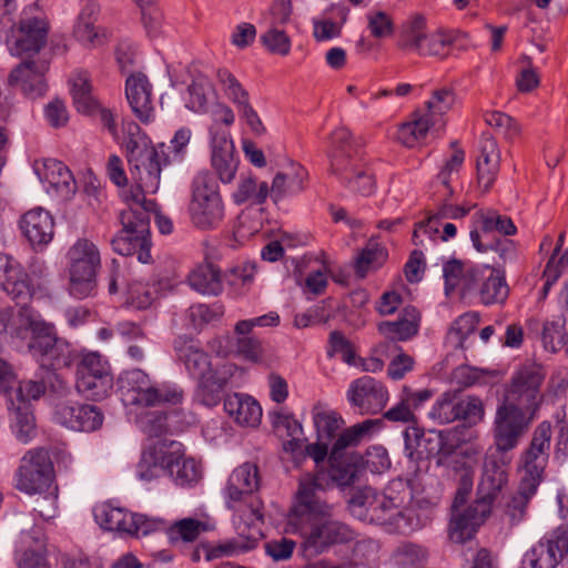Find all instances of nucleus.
<instances>
[{
	"mask_svg": "<svg viewBox=\"0 0 568 568\" xmlns=\"http://www.w3.org/2000/svg\"><path fill=\"white\" fill-rule=\"evenodd\" d=\"M126 159L135 187L123 190L121 196L128 210L121 212L122 230L112 239L113 251L120 255H136L141 263L151 261L150 212L155 202L145 193H155L160 186L162 165L166 160L150 145L134 123L124 125Z\"/></svg>",
	"mask_w": 568,
	"mask_h": 568,
	"instance_id": "f257e3e1",
	"label": "nucleus"
},
{
	"mask_svg": "<svg viewBox=\"0 0 568 568\" xmlns=\"http://www.w3.org/2000/svg\"><path fill=\"white\" fill-rule=\"evenodd\" d=\"M324 476L305 475L300 480L296 504L290 515L288 524L292 531L298 532L303 538V547L312 554H321L334 544L346 542L353 538V531L348 526L336 520H324L331 516L332 507L318 496L323 489Z\"/></svg>",
	"mask_w": 568,
	"mask_h": 568,
	"instance_id": "f03ea898",
	"label": "nucleus"
},
{
	"mask_svg": "<svg viewBox=\"0 0 568 568\" xmlns=\"http://www.w3.org/2000/svg\"><path fill=\"white\" fill-rule=\"evenodd\" d=\"M163 474H168L179 486H191L201 479L202 469L195 459L184 457L181 443L152 440L142 452L136 476L141 480L151 481Z\"/></svg>",
	"mask_w": 568,
	"mask_h": 568,
	"instance_id": "7ed1b4c3",
	"label": "nucleus"
},
{
	"mask_svg": "<svg viewBox=\"0 0 568 568\" xmlns=\"http://www.w3.org/2000/svg\"><path fill=\"white\" fill-rule=\"evenodd\" d=\"M174 349L190 375L197 379V400L209 407L215 406L237 367L232 363L213 366L210 356L191 338L179 337L174 342Z\"/></svg>",
	"mask_w": 568,
	"mask_h": 568,
	"instance_id": "20e7f679",
	"label": "nucleus"
},
{
	"mask_svg": "<svg viewBox=\"0 0 568 568\" xmlns=\"http://www.w3.org/2000/svg\"><path fill=\"white\" fill-rule=\"evenodd\" d=\"M0 335L9 336L17 348L26 346L38 359H44L58 339L54 326L24 306L17 313L10 308L0 310Z\"/></svg>",
	"mask_w": 568,
	"mask_h": 568,
	"instance_id": "39448f33",
	"label": "nucleus"
},
{
	"mask_svg": "<svg viewBox=\"0 0 568 568\" xmlns=\"http://www.w3.org/2000/svg\"><path fill=\"white\" fill-rule=\"evenodd\" d=\"M260 498L246 499L232 508L235 511L233 525L237 536L205 547L207 560L233 557L254 549L262 539L264 515Z\"/></svg>",
	"mask_w": 568,
	"mask_h": 568,
	"instance_id": "423d86ee",
	"label": "nucleus"
},
{
	"mask_svg": "<svg viewBox=\"0 0 568 568\" xmlns=\"http://www.w3.org/2000/svg\"><path fill=\"white\" fill-rule=\"evenodd\" d=\"M119 388L124 404L140 407L178 405L184 397L183 389L178 385L154 382L139 368L122 373Z\"/></svg>",
	"mask_w": 568,
	"mask_h": 568,
	"instance_id": "0eeeda50",
	"label": "nucleus"
},
{
	"mask_svg": "<svg viewBox=\"0 0 568 568\" xmlns=\"http://www.w3.org/2000/svg\"><path fill=\"white\" fill-rule=\"evenodd\" d=\"M70 285L69 292L82 300L95 291L97 270L101 265L97 245L88 239H79L68 252Z\"/></svg>",
	"mask_w": 568,
	"mask_h": 568,
	"instance_id": "6e6552de",
	"label": "nucleus"
},
{
	"mask_svg": "<svg viewBox=\"0 0 568 568\" xmlns=\"http://www.w3.org/2000/svg\"><path fill=\"white\" fill-rule=\"evenodd\" d=\"M192 223L202 230L217 226L224 216V205L215 178L209 172H200L193 180L190 203Z\"/></svg>",
	"mask_w": 568,
	"mask_h": 568,
	"instance_id": "1a4fd4ad",
	"label": "nucleus"
},
{
	"mask_svg": "<svg viewBox=\"0 0 568 568\" xmlns=\"http://www.w3.org/2000/svg\"><path fill=\"white\" fill-rule=\"evenodd\" d=\"M29 270L30 275L17 260L0 254V287L19 303L28 301L48 275V267L40 260H33Z\"/></svg>",
	"mask_w": 568,
	"mask_h": 568,
	"instance_id": "9d476101",
	"label": "nucleus"
},
{
	"mask_svg": "<svg viewBox=\"0 0 568 568\" xmlns=\"http://www.w3.org/2000/svg\"><path fill=\"white\" fill-rule=\"evenodd\" d=\"M480 448L475 445H456L448 439H442L437 452L436 463L460 474L455 504L465 503L473 489L475 467Z\"/></svg>",
	"mask_w": 568,
	"mask_h": 568,
	"instance_id": "9b49d317",
	"label": "nucleus"
},
{
	"mask_svg": "<svg viewBox=\"0 0 568 568\" xmlns=\"http://www.w3.org/2000/svg\"><path fill=\"white\" fill-rule=\"evenodd\" d=\"M453 43V36L442 29L427 31L423 16L412 17L403 28L399 45L423 57H439L447 54Z\"/></svg>",
	"mask_w": 568,
	"mask_h": 568,
	"instance_id": "f8f14e48",
	"label": "nucleus"
},
{
	"mask_svg": "<svg viewBox=\"0 0 568 568\" xmlns=\"http://www.w3.org/2000/svg\"><path fill=\"white\" fill-rule=\"evenodd\" d=\"M54 478L53 464L45 448L30 449L16 473V488L28 495H41Z\"/></svg>",
	"mask_w": 568,
	"mask_h": 568,
	"instance_id": "ddd939ff",
	"label": "nucleus"
},
{
	"mask_svg": "<svg viewBox=\"0 0 568 568\" xmlns=\"http://www.w3.org/2000/svg\"><path fill=\"white\" fill-rule=\"evenodd\" d=\"M550 442L551 425L548 422H542L534 430L529 446L521 454L519 481L535 487L540 485L548 464Z\"/></svg>",
	"mask_w": 568,
	"mask_h": 568,
	"instance_id": "4468645a",
	"label": "nucleus"
},
{
	"mask_svg": "<svg viewBox=\"0 0 568 568\" xmlns=\"http://www.w3.org/2000/svg\"><path fill=\"white\" fill-rule=\"evenodd\" d=\"M534 414L527 417L525 410L503 402L494 420V443L496 452L505 453L517 447L528 430Z\"/></svg>",
	"mask_w": 568,
	"mask_h": 568,
	"instance_id": "2eb2a0df",
	"label": "nucleus"
},
{
	"mask_svg": "<svg viewBox=\"0 0 568 568\" xmlns=\"http://www.w3.org/2000/svg\"><path fill=\"white\" fill-rule=\"evenodd\" d=\"M542 381L544 375L538 367L529 366L519 369L506 389L504 403L535 414L541 399Z\"/></svg>",
	"mask_w": 568,
	"mask_h": 568,
	"instance_id": "dca6fc26",
	"label": "nucleus"
},
{
	"mask_svg": "<svg viewBox=\"0 0 568 568\" xmlns=\"http://www.w3.org/2000/svg\"><path fill=\"white\" fill-rule=\"evenodd\" d=\"M10 28L11 33L7 37V44L12 55L31 57L37 54L44 45L47 40V23L40 18H23L17 29H13L11 21L3 31L0 42Z\"/></svg>",
	"mask_w": 568,
	"mask_h": 568,
	"instance_id": "f3484780",
	"label": "nucleus"
},
{
	"mask_svg": "<svg viewBox=\"0 0 568 568\" xmlns=\"http://www.w3.org/2000/svg\"><path fill=\"white\" fill-rule=\"evenodd\" d=\"M347 400L362 414H377L388 402L385 386L371 376H362L349 384Z\"/></svg>",
	"mask_w": 568,
	"mask_h": 568,
	"instance_id": "a211bd4d",
	"label": "nucleus"
},
{
	"mask_svg": "<svg viewBox=\"0 0 568 568\" xmlns=\"http://www.w3.org/2000/svg\"><path fill=\"white\" fill-rule=\"evenodd\" d=\"M54 420L75 432H93L102 425L103 415L93 405L63 400L55 406Z\"/></svg>",
	"mask_w": 568,
	"mask_h": 568,
	"instance_id": "6ab92c4d",
	"label": "nucleus"
},
{
	"mask_svg": "<svg viewBox=\"0 0 568 568\" xmlns=\"http://www.w3.org/2000/svg\"><path fill=\"white\" fill-rule=\"evenodd\" d=\"M34 172L49 194L69 200L77 190L71 171L60 161L45 159L34 163Z\"/></svg>",
	"mask_w": 568,
	"mask_h": 568,
	"instance_id": "aec40b11",
	"label": "nucleus"
},
{
	"mask_svg": "<svg viewBox=\"0 0 568 568\" xmlns=\"http://www.w3.org/2000/svg\"><path fill=\"white\" fill-rule=\"evenodd\" d=\"M464 503H453V515L449 524V537L454 542H465L470 539L477 528L484 523L490 513L487 503L475 501L463 510L459 509Z\"/></svg>",
	"mask_w": 568,
	"mask_h": 568,
	"instance_id": "412c9836",
	"label": "nucleus"
},
{
	"mask_svg": "<svg viewBox=\"0 0 568 568\" xmlns=\"http://www.w3.org/2000/svg\"><path fill=\"white\" fill-rule=\"evenodd\" d=\"M480 266L465 264L460 260L449 258L443 262L445 294L457 292L462 298H471L477 293L476 281Z\"/></svg>",
	"mask_w": 568,
	"mask_h": 568,
	"instance_id": "4be33fe9",
	"label": "nucleus"
},
{
	"mask_svg": "<svg viewBox=\"0 0 568 568\" xmlns=\"http://www.w3.org/2000/svg\"><path fill=\"white\" fill-rule=\"evenodd\" d=\"M45 62L24 61L17 65L8 77V85L19 90L29 99H37L47 92L44 73Z\"/></svg>",
	"mask_w": 568,
	"mask_h": 568,
	"instance_id": "5701e85b",
	"label": "nucleus"
},
{
	"mask_svg": "<svg viewBox=\"0 0 568 568\" xmlns=\"http://www.w3.org/2000/svg\"><path fill=\"white\" fill-rule=\"evenodd\" d=\"M565 554H568V544L555 530L525 552L520 568H555Z\"/></svg>",
	"mask_w": 568,
	"mask_h": 568,
	"instance_id": "b1692460",
	"label": "nucleus"
},
{
	"mask_svg": "<svg viewBox=\"0 0 568 568\" xmlns=\"http://www.w3.org/2000/svg\"><path fill=\"white\" fill-rule=\"evenodd\" d=\"M260 486L258 469L255 464L244 463L235 468L230 475L224 488V497L229 508L243 500L256 498L253 493Z\"/></svg>",
	"mask_w": 568,
	"mask_h": 568,
	"instance_id": "393cba45",
	"label": "nucleus"
},
{
	"mask_svg": "<svg viewBox=\"0 0 568 568\" xmlns=\"http://www.w3.org/2000/svg\"><path fill=\"white\" fill-rule=\"evenodd\" d=\"M211 139V163L222 183H231L239 169L233 140L229 132H213Z\"/></svg>",
	"mask_w": 568,
	"mask_h": 568,
	"instance_id": "a878e982",
	"label": "nucleus"
},
{
	"mask_svg": "<svg viewBox=\"0 0 568 568\" xmlns=\"http://www.w3.org/2000/svg\"><path fill=\"white\" fill-rule=\"evenodd\" d=\"M331 171L346 189L355 194L369 196L375 192L373 174L354 161L345 163L339 154H334Z\"/></svg>",
	"mask_w": 568,
	"mask_h": 568,
	"instance_id": "bb28decb",
	"label": "nucleus"
},
{
	"mask_svg": "<svg viewBox=\"0 0 568 568\" xmlns=\"http://www.w3.org/2000/svg\"><path fill=\"white\" fill-rule=\"evenodd\" d=\"M125 97L134 115L143 123L154 120L152 84L144 73H132L125 81Z\"/></svg>",
	"mask_w": 568,
	"mask_h": 568,
	"instance_id": "cd10ccee",
	"label": "nucleus"
},
{
	"mask_svg": "<svg viewBox=\"0 0 568 568\" xmlns=\"http://www.w3.org/2000/svg\"><path fill=\"white\" fill-rule=\"evenodd\" d=\"M20 229L33 247L49 244L54 234V220L43 207H34L20 219Z\"/></svg>",
	"mask_w": 568,
	"mask_h": 568,
	"instance_id": "c85d7f7f",
	"label": "nucleus"
},
{
	"mask_svg": "<svg viewBox=\"0 0 568 568\" xmlns=\"http://www.w3.org/2000/svg\"><path fill=\"white\" fill-rule=\"evenodd\" d=\"M408 498V485L402 479L392 480L383 491H378L375 509L373 508V524L386 527L396 506H402Z\"/></svg>",
	"mask_w": 568,
	"mask_h": 568,
	"instance_id": "c756f323",
	"label": "nucleus"
},
{
	"mask_svg": "<svg viewBox=\"0 0 568 568\" xmlns=\"http://www.w3.org/2000/svg\"><path fill=\"white\" fill-rule=\"evenodd\" d=\"M425 524L426 517L423 516L417 504L413 501V491L408 486V498L404 499L402 506H396V510H394L385 530L394 534L409 535L423 528Z\"/></svg>",
	"mask_w": 568,
	"mask_h": 568,
	"instance_id": "7c9ffc66",
	"label": "nucleus"
},
{
	"mask_svg": "<svg viewBox=\"0 0 568 568\" xmlns=\"http://www.w3.org/2000/svg\"><path fill=\"white\" fill-rule=\"evenodd\" d=\"M500 152L497 142L490 135L484 134L479 142V156L477 160L478 185L487 192L499 172Z\"/></svg>",
	"mask_w": 568,
	"mask_h": 568,
	"instance_id": "2f4dec72",
	"label": "nucleus"
},
{
	"mask_svg": "<svg viewBox=\"0 0 568 568\" xmlns=\"http://www.w3.org/2000/svg\"><path fill=\"white\" fill-rule=\"evenodd\" d=\"M478 276L479 278L476 281L477 293L474 297H478L485 305L505 302L508 296V285L499 272L488 266H483L479 270Z\"/></svg>",
	"mask_w": 568,
	"mask_h": 568,
	"instance_id": "473e14b6",
	"label": "nucleus"
},
{
	"mask_svg": "<svg viewBox=\"0 0 568 568\" xmlns=\"http://www.w3.org/2000/svg\"><path fill=\"white\" fill-rule=\"evenodd\" d=\"M100 7L94 1L87 2L79 13L74 26V37L87 47H98L102 44L105 32L95 26Z\"/></svg>",
	"mask_w": 568,
	"mask_h": 568,
	"instance_id": "72a5a7b5",
	"label": "nucleus"
},
{
	"mask_svg": "<svg viewBox=\"0 0 568 568\" xmlns=\"http://www.w3.org/2000/svg\"><path fill=\"white\" fill-rule=\"evenodd\" d=\"M224 409L229 416L243 426L255 427L262 418L260 404L253 397L240 393L225 397Z\"/></svg>",
	"mask_w": 568,
	"mask_h": 568,
	"instance_id": "f704fd0d",
	"label": "nucleus"
},
{
	"mask_svg": "<svg viewBox=\"0 0 568 568\" xmlns=\"http://www.w3.org/2000/svg\"><path fill=\"white\" fill-rule=\"evenodd\" d=\"M507 483V473L504 467L497 464L493 455L486 457L483 467V475L478 484L479 503H487L490 507L497 494Z\"/></svg>",
	"mask_w": 568,
	"mask_h": 568,
	"instance_id": "c9c22d12",
	"label": "nucleus"
},
{
	"mask_svg": "<svg viewBox=\"0 0 568 568\" xmlns=\"http://www.w3.org/2000/svg\"><path fill=\"white\" fill-rule=\"evenodd\" d=\"M307 171L304 166L297 163H291L285 171L275 174L271 195L275 201L284 196H294L305 190V182L307 179Z\"/></svg>",
	"mask_w": 568,
	"mask_h": 568,
	"instance_id": "e433bc0d",
	"label": "nucleus"
},
{
	"mask_svg": "<svg viewBox=\"0 0 568 568\" xmlns=\"http://www.w3.org/2000/svg\"><path fill=\"white\" fill-rule=\"evenodd\" d=\"M418 327L419 312L414 306L405 307L397 321L378 324L379 333L390 341H407L417 334Z\"/></svg>",
	"mask_w": 568,
	"mask_h": 568,
	"instance_id": "4c0bfd02",
	"label": "nucleus"
},
{
	"mask_svg": "<svg viewBox=\"0 0 568 568\" xmlns=\"http://www.w3.org/2000/svg\"><path fill=\"white\" fill-rule=\"evenodd\" d=\"M432 129L437 130L438 126L424 111L417 109L412 113L410 120L399 126L397 138L403 145L414 148L427 136Z\"/></svg>",
	"mask_w": 568,
	"mask_h": 568,
	"instance_id": "58836bf2",
	"label": "nucleus"
},
{
	"mask_svg": "<svg viewBox=\"0 0 568 568\" xmlns=\"http://www.w3.org/2000/svg\"><path fill=\"white\" fill-rule=\"evenodd\" d=\"M190 286L204 295H217L223 290L220 270L212 263L194 267L187 276Z\"/></svg>",
	"mask_w": 568,
	"mask_h": 568,
	"instance_id": "ea45409f",
	"label": "nucleus"
},
{
	"mask_svg": "<svg viewBox=\"0 0 568 568\" xmlns=\"http://www.w3.org/2000/svg\"><path fill=\"white\" fill-rule=\"evenodd\" d=\"M313 424L320 442H332L344 425L343 418L327 405L317 403L312 409Z\"/></svg>",
	"mask_w": 568,
	"mask_h": 568,
	"instance_id": "a19ab883",
	"label": "nucleus"
},
{
	"mask_svg": "<svg viewBox=\"0 0 568 568\" xmlns=\"http://www.w3.org/2000/svg\"><path fill=\"white\" fill-rule=\"evenodd\" d=\"M538 487L519 481L518 489L510 495L504 505V515L511 526L520 524L527 514L530 499L536 495Z\"/></svg>",
	"mask_w": 568,
	"mask_h": 568,
	"instance_id": "79ce46f5",
	"label": "nucleus"
},
{
	"mask_svg": "<svg viewBox=\"0 0 568 568\" xmlns=\"http://www.w3.org/2000/svg\"><path fill=\"white\" fill-rule=\"evenodd\" d=\"M271 193L267 182H258L251 175L241 176L232 199L236 204L250 203L260 205L265 202Z\"/></svg>",
	"mask_w": 568,
	"mask_h": 568,
	"instance_id": "37998d69",
	"label": "nucleus"
},
{
	"mask_svg": "<svg viewBox=\"0 0 568 568\" xmlns=\"http://www.w3.org/2000/svg\"><path fill=\"white\" fill-rule=\"evenodd\" d=\"M132 515L124 508L115 507L110 503L101 504L94 508L95 521L106 530L128 532Z\"/></svg>",
	"mask_w": 568,
	"mask_h": 568,
	"instance_id": "c03bdc74",
	"label": "nucleus"
},
{
	"mask_svg": "<svg viewBox=\"0 0 568 568\" xmlns=\"http://www.w3.org/2000/svg\"><path fill=\"white\" fill-rule=\"evenodd\" d=\"M479 324L476 313L467 312L454 321L446 335V343L455 349L466 348V341Z\"/></svg>",
	"mask_w": 568,
	"mask_h": 568,
	"instance_id": "a18cd8bd",
	"label": "nucleus"
},
{
	"mask_svg": "<svg viewBox=\"0 0 568 568\" xmlns=\"http://www.w3.org/2000/svg\"><path fill=\"white\" fill-rule=\"evenodd\" d=\"M455 94L449 89L434 91L432 98L426 101L425 108L420 109L434 123L442 129L445 125L444 116L453 108Z\"/></svg>",
	"mask_w": 568,
	"mask_h": 568,
	"instance_id": "49530a36",
	"label": "nucleus"
},
{
	"mask_svg": "<svg viewBox=\"0 0 568 568\" xmlns=\"http://www.w3.org/2000/svg\"><path fill=\"white\" fill-rule=\"evenodd\" d=\"M112 387V375H78L77 378L78 392L93 400L106 397Z\"/></svg>",
	"mask_w": 568,
	"mask_h": 568,
	"instance_id": "de8ad7c7",
	"label": "nucleus"
},
{
	"mask_svg": "<svg viewBox=\"0 0 568 568\" xmlns=\"http://www.w3.org/2000/svg\"><path fill=\"white\" fill-rule=\"evenodd\" d=\"M378 491L372 487H364L351 497L348 509L351 514L362 520L373 524V508L377 501Z\"/></svg>",
	"mask_w": 568,
	"mask_h": 568,
	"instance_id": "09e8293b",
	"label": "nucleus"
},
{
	"mask_svg": "<svg viewBox=\"0 0 568 568\" xmlns=\"http://www.w3.org/2000/svg\"><path fill=\"white\" fill-rule=\"evenodd\" d=\"M428 551L422 545L403 542L393 552V560L398 568H416L427 561Z\"/></svg>",
	"mask_w": 568,
	"mask_h": 568,
	"instance_id": "8fccbe9b",
	"label": "nucleus"
},
{
	"mask_svg": "<svg viewBox=\"0 0 568 568\" xmlns=\"http://www.w3.org/2000/svg\"><path fill=\"white\" fill-rule=\"evenodd\" d=\"M477 222L484 234L498 232L503 235H514L517 231L510 217L501 215L494 210L477 213Z\"/></svg>",
	"mask_w": 568,
	"mask_h": 568,
	"instance_id": "3c124183",
	"label": "nucleus"
},
{
	"mask_svg": "<svg viewBox=\"0 0 568 568\" xmlns=\"http://www.w3.org/2000/svg\"><path fill=\"white\" fill-rule=\"evenodd\" d=\"M331 478L337 486L344 487L352 485L358 476L359 464L356 456H346L331 460Z\"/></svg>",
	"mask_w": 568,
	"mask_h": 568,
	"instance_id": "603ef678",
	"label": "nucleus"
},
{
	"mask_svg": "<svg viewBox=\"0 0 568 568\" xmlns=\"http://www.w3.org/2000/svg\"><path fill=\"white\" fill-rule=\"evenodd\" d=\"M206 530H209L207 524L194 518H183L171 525L168 529V534L170 540L173 542H192Z\"/></svg>",
	"mask_w": 568,
	"mask_h": 568,
	"instance_id": "864d4df0",
	"label": "nucleus"
},
{
	"mask_svg": "<svg viewBox=\"0 0 568 568\" xmlns=\"http://www.w3.org/2000/svg\"><path fill=\"white\" fill-rule=\"evenodd\" d=\"M429 416L440 425L458 420V393H444L433 405Z\"/></svg>",
	"mask_w": 568,
	"mask_h": 568,
	"instance_id": "5fc2aeb1",
	"label": "nucleus"
},
{
	"mask_svg": "<svg viewBox=\"0 0 568 568\" xmlns=\"http://www.w3.org/2000/svg\"><path fill=\"white\" fill-rule=\"evenodd\" d=\"M8 408L12 412V429L21 443H28L34 435V417L28 405H16Z\"/></svg>",
	"mask_w": 568,
	"mask_h": 568,
	"instance_id": "6e6d98bb",
	"label": "nucleus"
},
{
	"mask_svg": "<svg viewBox=\"0 0 568 568\" xmlns=\"http://www.w3.org/2000/svg\"><path fill=\"white\" fill-rule=\"evenodd\" d=\"M158 296L155 284L150 285L135 281L130 283L126 291V303L136 310H145L150 307Z\"/></svg>",
	"mask_w": 568,
	"mask_h": 568,
	"instance_id": "4d7b16f0",
	"label": "nucleus"
},
{
	"mask_svg": "<svg viewBox=\"0 0 568 568\" xmlns=\"http://www.w3.org/2000/svg\"><path fill=\"white\" fill-rule=\"evenodd\" d=\"M138 427L149 437L159 438L168 432L166 414L161 410H148L136 417Z\"/></svg>",
	"mask_w": 568,
	"mask_h": 568,
	"instance_id": "13d9d810",
	"label": "nucleus"
},
{
	"mask_svg": "<svg viewBox=\"0 0 568 568\" xmlns=\"http://www.w3.org/2000/svg\"><path fill=\"white\" fill-rule=\"evenodd\" d=\"M14 561L17 568H51L47 558V549L41 544L18 549Z\"/></svg>",
	"mask_w": 568,
	"mask_h": 568,
	"instance_id": "bf43d9fd",
	"label": "nucleus"
},
{
	"mask_svg": "<svg viewBox=\"0 0 568 568\" xmlns=\"http://www.w3.org/2000/svg\"><path fill=\"white\" fill-rule=\"evenodd\" d=\"M367 28L375 39H385L394 33V21L389 13L383 10H371L366 14Z\"/></svg>",
	"mask_w": 568,
	"mask_h": 568,
	"instance_id": "052dcab7",
	"label": "nucleus"
},
{
	"mask_svg": "<svg viewBox=\"0 0 568 568\" xmlns=\"http://www.w3.org/2000/svg\"><path fill=\"white\" fill-rule=\"evenodd\" d=\"M212 90L209 79L202 74L197 75L189 87L190 101L187 108L194 112L204 111Z\"/></svg>",
	"mask_w": 568,
	"mask_h": 568,
	"instance_id": "680f3d73",
	"label": "nucleus"
},
{
	"mask_svg": "<svg viewBox=\"0 0 568 568\" xmlns=\"http://www.w3.org/2000/svg\"><path fill=\"white\" fill-rule=\"evenodd\" d=\"M217 78L224 87L226 95L236 104L239 112L251 105L248 93L242 88L239 81L226 70H219Z\"/></svg>",
	"mask_w": 568,
	"mask_h": 568,
	"instance_id": "e2e57ef3",
	"label": "nucleus"
},
{
	"mask_svg": "<svg viewBox=\"0 0 568 568\" xmlns=\"http://www.w3.org/2000/svg\"><path fill=\"white\" fill-rule=\"evenodd\" d=\"M277 27L271 26L266 32L261 34V42L271 53L287 55L291 51V39Z\"/></svg>",
	"mask_w": 568,
	"mask_h": 568,
	"instance_id": "0e129e2a",
	"label": "nucleus"
},
{
	"mask_svg": "<svg viewBox=\"0 0 568 568\" xmlns=\"http://www.w3.org/2000/svg\"><path fill=\"white\" fill-rule=\"evenodd\" d=\"M223 314V310L221 306H209L205 304H195L192 305L186 311V318L189 321V326L197 329L203 325L211 323L212 321L219 318Z\"/></svg>",
	"mask_w": 568,
	"mask_h": 568,
	"instance_id": "69168bd1",
	"label": "nucleus"
},
{
	"mask_svg": "<svg viewBox=\"0 0 568 568\" xmlns=\"http://www.w3.org/2000/svg\"><path fill=\"white\" fill-rule=\"evenodd\" d=\"M272 424L275 433L282 440L295 436H303L302 425L292 415L283 410L273 413Z\"/></svg>",
	"mask_w": 568,
	"mask_h": 568,
	"instance_id": "338daca9",
	"label": "nucleus"
},
{
	"mask_svg": "<svg viewBox=\"0 0 568 568\" xmlns=\"http://www.w3.org/2000/svg\"><path fill=\"white\" fill-rule=\"evenodd\" d=\"M78 375H112L109 362L97 352L83 354L78 366Z\"/></svg>",
	"mask_w": 568,
	"mask_h": 568,
	"instance_id": "774afa93",
	"label": "nucleus"
}]
</instances>
